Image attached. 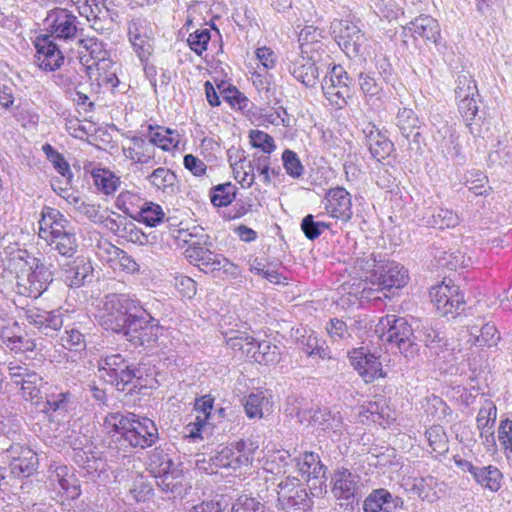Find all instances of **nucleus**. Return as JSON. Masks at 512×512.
Instances as JSON below:
<instances>
[{"mask_svg":"<svg viewBox=\"0 0 512 512\" xmlns=\"http://www.w3.org/2000/svg\"><path fill=\"white\" fill-rule=\"evenodd\" d=\"M130 140L136 147L137 163L148 164L154 160L156 150L149 139L141 136H132Z\"/></svg>","mask_w":512,"mask_h":512,"instance_id":"obj_52","label":"nucleus"},{"mask_svg":"<svg viewBox=\"0 0 512 512\" xmlns=\"http://www.w3.org/2000/svg\"><path fill=\"white\" fill-rule=\"evenodd\" d=\"M429 446L432 451L441 455L448 450V438L444 428L441 425L430 426L425 433Z\"/></svg>","mask_w":512,"mask_h":512,"instance_id":"obj_47","label":"nucleus"},{"mask_svg":"<svg viewBox=\"0 0 512 512\" xmlns=\"http://www.w3.org/2000/svg\"><path fill=\"white\" fill-rule=\"evenodd\" d=\"M295 462L297 471L304 481L310 482L311 480H322L325 478L326 468L319 454L305 451L295 459Z\"/></svg>","mask_w":512,"mask_h":512,"instance_id":"obj_23","label":"nucleus"},{"mask_svg":"<svg viewBox=\"0 0 512 512\" xmlns=\"http://www.w3.org/2000/svg\"><path fill=\"white\" fill-rule=\"evenodd\" d=\"M104 310L106 316L104 324L107 329L120 334L129 321H132L138 315L143 313V306L140 301L128 294H108L105 297Z\"/></svg>","mask_w":512,"mask_h":512,"instance_id":"obj_3","label":"nucleus"},{"mask_svg":"<svg viewBox=\"0 0 512 512\" xmlns=\"http://www.w3.org/2000/svg\"><path fill=\"white\" fill-rule=\"evenodd\" d=\"M134 317L120 334L134 346H153L163 332L159 320L155 319L144 307L143 313H138Z\"/></svg>","mask_w":512,"mask_h":512,"instance_id":"obj_6","label":"nucleus"},{"mask_svg":"<svg viewBox=\"0 0 512 512\" xmlns=\"http://www.w3.org/2000/svg\"><path fill=\"white\" fill-rule=\"evenodd\" d=\"M390 499L391 494L386 489L374 490L364 501V512H381Z\"/></svg>","mask_w":512,"mask_h":512,"instance_id":"obj_55","label":"nucleus"},{"mask_svg":"<svg viewBox=\"0 0 512 512\" xmlns=\"http://www.w3.org/2000/svg\"><path fill=\"white\" fill-rule=\"evenodd\" d=\"M497 418V407L491 400H485L476 416L480 437L485 442H494V426Z\"/></svg>","mask_w":512,"mask_h":512,"instance_id":"obj_26","label":"nucleus"},{"mask_svg":"<svg viewBox=\"0 0 512 512\" xmlns=\"http://www.w3.org/2000/svg\"><path fill=\"white\" fill-rule=\"evenodd\" d=\"M24 318L46 336H53L64 325V314L60 309L45 311L33 307L24 311Z\"/></svg>","mask_w":512,"mask_h":512,"instance_id":"obj_18","label":"nucleus"},{"mask_svg":"<svg viewBox=\"0 0 512 512\" xmlns=\"http://www.w3.org/2000/svg\"><path fill=\"white\" fill-rule=\"evenodd\" d=\"M408 270L395 261L378 263L364 279L369 290L392 291L404 288L409 282Z\"/></svg>","mask_w":512,"mask_h":512,"instance_id":"obj_4","label":"nucleus"},{"mask_svg":"<svg viewBox=\"0 0 512 512\" xmlns=\"http://www.w3.org/2000/svg\"><path fill=\"white\" fill-rule=\"evenodd\" d=\"M350 365L366 384H371L388 375L381 362V356L361 346L348 351Z\"/></svg>","mask_w":512,"mask_h":512,"instance_id":"obj_9","label":"nucleus"},{"mask_svg":"<svg viewBox=\"0 0 512 512\" xmlns=\"http://www.w3.org/2000/svg\"><path fill=\"white\" fill-rule=\"evenodd\" d=\"M210 40V31L208 29L196 30L191 33L187 39L190 48L197 54L201 55L207 49Z\"/></svg>","mask_w":512,"mask_h":512,"instance_id":"obj_61","label":"nucleus"},{"mask_svg":"<svg viewBox=\"0 0 512 512\" xmlns=\"http://www.w3.org/2000/svg\"><path fill=\"white\" fill-rule=\"evenodd\" d=\"M158 439L159 432L155 422L135 414L125 442L133 448L145 449L154 445Z\"/></svg>","mask_w":512,"mask_h":512,"instance_id":"obj_15","label":"nucleus"},{"mask_svg":"<svg viewBox=\"0 0 512 512\" xmlns=\"http://www.w3.org/2000/svg\"><path fill=\"white\" fill-rule=\"evenodd\" d=\"M395 124L406 139H409L410 136L418 138L421 135L419 132L421 127L420 118L411 108L404 107L399 109L396 114Z\"/></svg>","mask_w":512,"mask_h":512,"instance_id":"obj_28","label":"nucleus"},{"mask_svg":"<svg viewBox=\"0 0 512 512\" xmlns=\"http://www.w3.org/2000/svg\"><path fill=\"white\" fill-rule=\"evenodd\" d=\"M233 150H228V161L230 163L234 179L243 187H250L254 182V169L250 161L242 159V161H233Z\"/></svg>","mask_w":512,"mask_h":512,"instance_id":"obj_37","label":"nucleus"},{"mask_svg":"<svg viewBox=\"0 0 512 512\" xmlns=\"http://www.w3.org/2000/svg\"><path fill=\"white\" fill-rule=\"evenodd\" d=\"M150 184L166 193H174L176 190L177 176L171 170L159 167L147 176Z\"/></svg>","mask_w":512,"mask_h":512,"instance_id":"obj_39","label":"nucleus"},{"mask_svg":"<svg viewBox=\"0 0 512 512\" xmlns=\"http://www.w3.org/2000/svg\"><path fill=\"white\" fill-rule=\"evenodd\" d=\"M46 242L61 256L66 258L73 257L78 247L74 229L62 233L57 237H53L52 239Z\"/></svg>","mask_w":512,"mask_h":512,"instance_id":"obj_41","label":"nucleus"},{"mask_svg":"<svg viewBox=\"0 0 512 512\" xmlns=\"http://www.w3.org/2000/svg\"><path fill=\"white\" fill-rule=\"evenodd\" d=\"M131 216L146 226L155 227L164 220L165 213L160 205L153 202H146L137 212V215Z\"/></svg>","mask_w":512,"mask_h":512,"instance_id":"obj_42","label":"nucleus"},{"mask_svg":"<svg viewBox=\"0 0 512 512\" xmlns=\"http://www.w3.org/2000/svg\"><path fill=\"white\" fill-rule=\"evenodd\" d=\"M37 49V63L41 69L54 71L63 64L64 55L60 45L48 36L37 37L35 43Z\"/></svg>","mask_w":512,"mask_h":512,"instance_id":"obj_20","label":"nucleus"},{"mask_svg":"<svg viewBox=\"0 0 512 512\" xmlns=\"http://www.w3.org/2000/svg\"><path fill=\"white\" fill-rule=\"evenodd\" d=\"M61 277L70 288H79L93 280V266L84 257H76L60 264Z\"/></svg>","mask_w":512,"mask_h":512,"instance_id":"obj_16","label":"nucleus"},{"mask_svg":"<svg viewBox=\"0 0 512 512\" xmlns=\"http://www.w3.org/2000/svg\"><path fill=\"white\" fill-rule=\"evenodd\" d=\"M277 506L286 511L304 512L307 505V492L300 479L286 477L278 485Z\"/></svg>","mask_w":512,"mask_h":512,"instance_id":"obj_12","label":"nucleus"},{"mask_svg":"<svg viewBox=\"0 0 512 512\" xmlns=\"http://www.w3.org/2000/svg\"><path fill=\"white\" fill-rule=\"evenodd\" d=\"M171 236L178 242L182 244H187L189 247L193 249H202V239L204 238L203 229L198 227H193L192 230L184 229V228H170Z\"/></svg>","mask_w":512,"mask_h":512,"instance_id":"obj_43","label":"nucleus"},{"mask_svg":"<svg viewBox=\"0 0 512 512\" xmlns=\"http://www.w3.org/2000/svg\"><path fill=\"white\" fill-rule=\"evenodd\" d=\"M474 481L491 492H498L503 483L502 472L493 465L480 467L474 477Z\"/></svg>","mask_w":512,"mask_h":512,"instance_id":"obj_34","label":"nucleus"},{"mask_svg":"<svg viewBox=\"0 0 512 512\" xmlns=\"http://www.w3.org/2000/svg\"><path fill=\"white\" fill-rule=\"evenodd\" d=\"M47 159L53 164L55 170L65 178L71 179L72 172L69 163L62 154L56 151L50 144L46 143L42 147Z\"/></svg>","mask_w":512,"mask_h":512,"instance_id":"obj_51","label":"nucleus"},{"mask_svg":"<svg viewBox=\"0 0 512 512\" xmlns=\"http://www.w3.org/2000/svg\"><path fill=\"white\" fill-rule=\"evenodd\" d=\"M94 183L98 190L106 195L114 193L120 183L118 177H116L111 171L105 169H99L92 174Z\"/></svg>","mask_w":512,"mask_h":512,"instance_id":"obj_49","label":"nucleus"},{"mask_svg":"<svg viewBox=\"0 0 512 512\" xmlns=\"http://www.w3.org/2000/svg\"><path fill=\"white\" fill-rule=\"evenodd\" d=\"M500 340V333L497 327L492 323L484 324L478 335H475V343L479 346L491 347L498 343Z\"/></svg>","mask_w":512,"mask_h":512,"instance_id":"obj_56","label":"nucleus"},{"mask_svg":"<svg viewBox=\"0 0 512 512\" xmlns=\"http://www.w3.org/2000/svg\"><path fill=\"white\" fill-rule=\"evenodd\" d=\"M251 61H254L255 63V72L252 76L256 75L259 77L261 72H268L276 68L278 56L271 47L263 45L254 50Z\"/></svg>","mask_w":512,"mask_h":512,"instance_id":"obj_35","label":"nucleus"},{"mask_svg":"<svg viewBox=\"0 0 512 512\" xmlns=\"http://www.w3.org/2000/svg\"><path fill=\"white\" fill-rule=\"evenodd\" d=\"M243 407L249 419H262L273 411L272 397L267 396L266 390L258 388L244 398Z\"/></svg>","mask_w":512,"mask_h":512,"instance_id":"obj_24","label":"nucleus"},{"mask_svg":"<svg viewBox=\"0 0 512 512\" xmlns=\"http://www.w3.org/2000/svg\"><path fill=\"white\" fill-rule=\"evenodd\" d=\"M231 512H263V505L256 498L241 495L232 505Z\"/></svg>","mask_w":512,"mask_h":512,"instance_id":"obj_63","label":"nucleus"},{"mask_svg":"<svg viewBox=\"0 0 512 512\" xmlns=\"http://www.w3.org/2000/svg\"><path fill=\"white\" fill-rule=\"evenodd\" d=\"M375 333L382 342L401 347L410 342L413 337V329L405 317L388 314L381 317L376 324Z\"/></svg>","mask_w":512,"mask_h":512,"instance_id":"obj_11","label":"nucleus"},{"mask_svg":"<svg viewBox=\"0 0 512 512\" xmlns=\"http://www.w3.org/2000/svg\"><path fill=\"white\" fill-rule=\"evenodd\" d=\"M300 56L304 59L321 61L326 53L327 43L322 30L306 26L299 34Z\"/></svg>","mask_w":512,"mask_h":512,"instance_id":"obj_19","label":"nucleus"},{"mask_svg":"<svg viewBox=\"0 0 512 512\" xmlns=\"http://www.w3.org/2000/svg\"><path fill=\"white\" fill-rule=\"evenodd\" d=\"M42 384H43L42 377L38 373L32 372L19 385H21L23 397L25 399L33 400V399L39 397L40 387Z\"/></svg>","mask_w":512,"mask_h":512,"instance_id":"obj_57","label":"nucleus"},{"mask_svg":"<svg viewBox=\"0 0 512 512\" xmlns=\"http://www.w3.org/2000/svg\"><path fill=\"white\" fill-rule=\"evenodd\" d=\"M498 439L506 457L512 458V420H501L498 428Z\"/></svg>","mask_w":512,"mask_h":512,"instance_id":"obj_58","label":"nucleus"},{"mask_svg":"<svg viewBox=\"0 0 512 512\" xmlns=\"http://www.w3.org/2000/svg\"><path fill=\"white\" fill-rule=\"evenodd\" d=\"M303 350L309 357H318L322 360L332 358L326 342L320 339L315 333H310L306 337Z\"/></svg>","mask_w":512,"mask_h":512,"instance_id":"obj_48","label":"nucleus"},{"mask_svg":"<svg viewBox=\"0 0 512 512\" xmlns=\"http://www.w3.org/2000/svg\"><path fill=\"white\" fill-rule=\"evenodd\" d=\"M2 338L5 345L16 353L33 351L36 347L34 340L28 337L3 335Z\"/></svg>","mask_w":512,"mask_h":512,"instance_id":"obj_59","label":"nucleus"},{"mask_svg":"<svg viewBox=\"0 0 512 512\" xmlns=\"http://www.w3.org/2000/svg\"><path fill=\"white\" fill-rule=\"evenodd\" d=\"M153 147L158 146L164 151L176 148L179 144V134L169 128L148 126V134L146 136Z\"/></svg>","mask_w":512,"mask_h":512,"instance_id":"obj_32","label":"nucleus"},{"mask_svg":"<svg viewBox=\"0 0 512 512\" xmlns=\"http://www.w3.org/2000/svg\"><path fill=\"white\" fill-rule=\"evenodd\" d=\"M259 445L257 441L250 438L240 439L231 444L229 454L226 455V467L234 470L242 467H248L253 461L254 454Z\"/></svg>","mask_w":512,"mask_h":512,"instance_id":"obj_22","label":"nucleus"},{"mask_svg":"<svg viewBox=\"0 0 512 512\" xmlns=\"http://www.w3.org/2000/svg\"><path fill=\"white\" fill-rule=\"evenodd\" d=\"M339 31L335 35L338 45L345 53H357L359 50V41L361 38L360 30L357 26L349 23H340Z\"/></svg>","mask_w":512,"mask_h":512,"instance_id":"obj_33","label":"nucleus"},{"mask_svg":"<svg viewBox=\"0 0 512 512\" xmlns=\"http://www.w3.org/2000/svg\"><path fill=\"white\" fill-rule=\"evenodd\" d=\"M21 254L19 256L21 259L26 257L25 263L28 265V269L21 270L17 274V293L26 297L38 298L53 282V272L43 261L30 256L26 250L21 251Z\"/></svg>","mask_w":512,"mask_h":512,"instance_id":"obj_2","label":"nucleus"},{"mask_svg":"<svg viewBox=\"0 0 512 512\" xmlns=\"http://www.w3.org/2000/svg\"><path fill=\"white\" fill-rule=\"evenodd\" d=\"M325 98L331 106L343 109L353 96L351 79L341 65H333L322 84Z\"/></svg>","mask_w":512,"mask_h":512,"instance_id":"obj_8","label":"nucleus"},{"mask_svg":"<svg viewBox=\"0 0 512 512\" xmlns=\"http://www.w3.org/2000/svg\"><path fill=\"white\" fill-rule=\"evenodd\" d=\"M78 17L67 9L56 8L51 10L44 19V27L50 39L65 43L78 40L83 29L79 26Z\"/></svg>","mask_w":512,"mask_h":512,"instance_id":"obj_7","label":"nucleus"},{"mask_svg":"<svg viewBox=\"0 0 512 512\" xmlns=\"http://www.w3.org/2000/svg\"><path fill=\"white\" fill-rule=\"evenodd\" d=\"M156 479V484L161 490L165 492L175 493L182 485L181 471L176 467H171L168 471L153 476Z\"/></svg>","mask_w":512,"mask_h":512,"instance_id":"obj_46","label":"nucleus"},{"mask_svg":"<svg viewBox=\"0 0 512 512\" xmlns=\"http://www.w3.org/2000/svg\"><path fill=\"white\" fill-rule=\"evenodd\" d=\"M248 140L252 148L259 150L266 155L272 154L277 149L274 138L259 129H251L248 132Z\"/></svg>","mask_w":512,"mask_h":512,"instance_id":"obj_45","label":"nucleus"},{"mask_svg":"<svg viewBox=\"0 0 512 512\" xmlns=\"http://www.w3.org/2000/svg\"><path fill=\"white\" fill-rule=\"evenodd\" d=\"M356 482L353 474L346 468L335 472L332 493L337 499L348 500L354 496Z\"/></svg>","mask_w":512,"mask_h":512,"instance_id":"obj_31","label":"nucleus"},{"mask_svg":"<svg viewBox=\"0 0 512 512\" xmlns=\"http://www.w3.org/2000/svg\"><path fill=\"white\" fill-rule=\"evenodd\" d=\"M78 52L82 62H85L87 69L90 70L93 65L96 66L98 71L105 70L111 61L109 59V52L105 48V44L95 37H82L80 36L76 41Z\"/></svg>","mask_w":512,"mask_h":512,"instance_id":"obj_14","label":"nucleus"},{"mask_svg":"<svg viewBox=\"0 0 512 512\" xmlns=\"http://www.w3.org/2000/svg\"><path fill=\"white\" fill-rule=\"evenodd\" d=\"M329 227L325 222H315L311 214L305 216L301 223V229L309 240L317 239L324 229Z\"/></svg>","mask_w":512,"mask_h":512,"instance_id":"obj_62","label":"nucleus"},{"mask_svg":"<svg viewBox=\"0 0 512 512\" xmlns=\"http://www.w3.org/2000/svg\"><path fill=\"white\" fill-rule=\"evenodd\" d=\"M77 405L76 396L69 390L52 392L46 395V401L43 406L45 413H67Z\"/></svg>","mask_w":512,"mask_h":512,"instance_id":"obj_27","label":"nucleus"},{"mask_svg":"<svg viewBox=\"0 0 512 512\" xmlns=\"http://www.w3.org/2000/svg\"><path fill=\"white\" fill-rule=\"evenodd\" d=\"M319 61L304 59L298 56L290 64L289 71L295 79L306 87H314L319 81V69L317 63Z\"/></svg>","mask_w":512,"mask_h":512,"instance_id":"obj_25","label":"nucleus"},{"mask_svg":"<svg viewBox=\"0 0 512 512\" xmlns=\"http://www.w3.org/2000/svg\"><path fill=\"white\" fill-rule=\"evenodd\" d=\"M38 466V458L31 450L26 449L19 457H15L9 464V469L14 477H28L32 475Z\"/></svg>","mask_w":512,"mask_h":512,"instance_id":"obj_30","label":"nucleus"},{"mask_svg":"<svg viewBox=\"0 0 512 512\" xmlns=\"http://www.w3.org/2000/svg\"><path fill=\"white\" fill-rule=\"evenodd\" d=\"M280 360V352L276 345L262 341L255 344V350L252 355V362H256L260 365H273L278 363Z\"/></svg>","mask_w":512,"mask_h":512,"instance_id":"obj_40","label":"nucleus"},{"mask_svg":"<svg viewBox=\"0 0 512 512\" xmlns=\"http://www.w3.org/2000/svg\"><path fill=\"white\" fill-rule=\"evenodd\" d=\"M282 161L283 167L290 177L298 179L303 175L304 167L296 152L285 149L282 153Z\"/></svg>","mask_w":512,"mask_h":512,"instance_id":"obj_54","label":"nucleus"},{"mask_svg":"<svg viewBox=\"0 0 512 512\" xmlns=\"http://www.w3.org/2000/svg\"><path fill=\"white\" fill-rule=\"evenodd\" d=\"M412 491L423 501L432 503L440 499L442 488L435 477L426 476L414 480Z\"/></svg>","mask_w":512,"mask_h":512,"instance_id":"obj_29","label":"nucleus"},{"mask_svg":"<svg viewBox=\"0 0 512 512\" xmlns=\"http://www.w3.org/2000/svg\"><path fill=\"white\" fill-rule=\"evenodd\" d=\"M134 416L135 414L130 412L126 414H122L120 412L109 413L104 418L103 425L109 433L115 432L120 434L121 439L126 441Z\"/></svg>","mask_w":512,"mask_h":512,"instance_id":"obj_36","label":"nucleus"},{"mask_svg":"<svg viewBox=\"0 0 512 512\" xmlns=\"http://www.w3.org/2000/svg\"><path fill=\"white\" fill-rule=\"evenodd\" d=\"M130 42L141 62L146 61L153 52L152 40L148 35L143 36V38L133 37Z\"/></svg>","mask_w":512,"mask_h":512,"instance_id":"obj_64","label":"nucleus"},{"mask_svg":"<svg viewBox=\"0 0 512 512\" xmlns=\"http://www.w3.org/2000/svg\"><path fill=\"white\" fill-rule=\"evenodd\" d=\"M226 102L231 109L245 113L249 110L251 104L249 98L235 86L226 87Z\"/></svg>","mask_w":512,"mask_h":512,"instance_id":"obj_53","label":"nucleus"},{"mask_svg":"<svg viewBox=\"0 0 512 512\" xmlns=\"http://www.w3.org/2000/svg\"><path fill=\"white\" fill-rule=\"evenodd\" d=\"M74 229L71 222L57 209L44 206L39 220V237L49 241L62 233Z\"/></svg>","mask_w":512,"mask_h":512,"instance_id":"obj_17","label":"nucleus"},{"mask_svg":"<svg viewBox=\"0 0 512 512\" xmlns=\"http://www.w3.org/2000/svg\"><path fill=\"white\" fill-rule=\"evenodd\" d=\"M363 132L368 149L377 161L386 160L395 152L394 143L374 123H369Z\"/></svg>","mask_w":512,"mask_h":512,"instance_id":"obj_21","label":"nucleus"},{"mask_svg":"<svg viewBox=\"0 0 512 512\" xmlns=\"http://www.w3.org/2000/svg\"><path fill=\"white\" fill-rule=\"evenodd\" d=\"M322 203L326 214L331 218L344 223L352 219V197L344 187L328 189Z\"/></svg>","mask_w":512,"mask_h":512,"instance_id":"obj_13","label":"nucleus"},{"mask_svg":"<svg viewBox=\"0 0 512 512\" xmlns=\"http://www.w3.org/2000/svg\"><path fill=\"white\" fill-rule=\"evenodd\" d=\"M97 364L99 376L120 392L139 394L153 380L150 366L132 363L120 353L101 355Z\"/></svg>","mask_w":512,"mask_h":512,"instance_id":"obj_1","label":"nucleus"},{"mask_svg":"<svg viewBox=\"0 0 512 512\" xmlns=\"http://www.w3.org/2000/svg\"><path fill=\"white\" fill-rule=\"evenodd\" d=\"M87 20L91 22V27L100 33L110 29L112 25V17L110 11H98L95 12L91 9V12L87 14Z\"/></svg>","mask_w":512,"mask_h":512,"instance_id":"obj_60","label":"nucleus"},{"mask_svg":"<svg viewBox=\"0 0 512 512\" xmlns=\"http://www.w3.org/2000/svg\"><path fill=\"white\" fill-rule=\"evenodd\" d=\"M430 301L441 316L455 318L463 311L465 296L460 287L450 278H444L429 290Z\"/></svg>","mask_w":512,"mask_h":512,"instance_id":"obj_5","label":"nucleus"},{"mask_svg":"<svg viewBox=\"0 0 512 512\" xmlns=\"http://www.w3.org/2000/svg\"><path fill=\"white\" fill-rule=\"evenodd\" d=\"M405 36L412 38L415 46L439 45L442 41L441 26L431 15L421 14L404 27Z\"/></svg>","mask_w":512,"mask_h":512,"instance_id":"obj_10","label":"nucleus"},{"mask_svg":"<svg viewBox=\"0 0 512 512\" xmlns=\"http://www.w3.org/2000/svg\"><path fill=\"white\" fill-rule=\"evenodd\" d=\"M174 463L170 455L161 446L150 451L147 461V470L152 476L159 475L174 467Z\"/></svg>","mask_w":512,"mask_h":512,"instance_id":"obj_38","label":"nucleus"},{"mask_svg":"<svg viewBox=\"0 0 512 512\" xmlns=\"http://www.w3.org/2000/svg\"><path fill=\"white\" fill-rule=\"evenodd\" d=\"M60 345L69 351L81 352L86 349V337L78 328L66 326L60 337Z\"/></svg>","mask_w":512,"mask_h":512,"instance_id":"obj_44","label":"nucleus"},{"mask_svg":"<svg viewBox=\"0 0 512 512\" xmlns=\"http://www.w3.org/2000/svg\"><path fill=\"white\" fill-rule=\"evenodd\" d=\"M226 344L241 356H245L247 359L251 360L253 351L255 350L256 340L247 333H243L240 336L229 337V339L226 340Z\"/></svg>","mask_w":512,"mask_h":512,"instance_id":"obj_50","label":"nucleus"}]
</instances>
